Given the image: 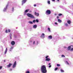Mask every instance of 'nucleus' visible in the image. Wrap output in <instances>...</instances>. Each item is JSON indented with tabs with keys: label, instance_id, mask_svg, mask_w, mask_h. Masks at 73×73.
Listing matches in <instances>:
<instances>
[{
	"label": "nucleus",
	"instance_id": "nucleus-1",
	"mask_svg": "<svg viewBox=\"0 0 73 73\" xmlns=\"http://www.w3.org/2000/svg\"><path fill=\"white\" fill-rule=\"evenodd\" d=\"M41 71L42 73H46L47 72V70L46 68V66L45 65L42 66L41 68Z\"/></svg>",
	"mask_w": 73,
	"mask_h": 73
},
{
	"label": "nucleus",
	"instance_id": "nucleus-2",
	"mask_svg": "<svg viewBox=\"0 0 73 73\" xmlns=\"http://www.w3.org/2000/svg\"><path fill=\"white\" fill-rule=\"evenodd\" d=\"M27 15L29 17H31V18H33V19L35 18V17L33 15L29 13H28L27 14Z\"/></svg>",
	"mask_w": 73,
	"mask_h": 73
},
{
	"label": "nucleus",
	"instance_id": "nucleus-3",
	"mask_svg": "<svg viewBox=\"0 0 73 73\" xmlns=\"http://www.w3.org/2000/svg\"><path fill=\"white\" fill-rule=\"evenodd\" d=\"M51 13V11L50 10H47L46 12V14L47 15H50Z\"/></svg>",
	"mask_w": 73,
	"mask_h": 73
},
{
	"label": "nucleus",
	"instance_id": "nucleus-4",
	"mask_svg": "<svg viewBox=\"0 0 73 73\" xmlns=\"http://www.w3.org/2000/svg\"><path fill=\"white\" fill-rule=\"evenodd\" d=\"M16 64H17V63H16V61H15L13 66V68H15L16 67Z\"/></svg>",
	"mask_w": 73,
	"mask_h": 73
},
{
	"label": "nucleus",
	"instance_id": "nucleus-5",
	"mask_svg": "<svg viewBox=\"0 0 73 73\" xmlns=\"http://www.w3.org/2000/svg\"><path fill=\"white\" fill-rule=\"evenodd\" d=\"M11 65H12V63L11 64V63H9V65H7V67L8 68H10V67L11 66Z\"/></svg>",
	"mask_w": 73,
	"mask_h": 73
},
{
	"label": "nucleus",
	"instance_id": "nucleus-6",
	"mask_svg": "<svg viewBox=\"0 0 73 73\" xmlns=\"http://www.w3.org/2000/svg\"><path fill=\"white\" fill-rule=\"evenodd\" d=\"M26 1H27V0H22V5H23V4H24V3H25Z\"/></svg>",
	"mask_w": 73,
	"mask_h": 73
},
{
	"label": "nucleus",
	"instance_id": "nucleus-7",
	"mask_svg": "<svg viewBox=\"0 0 73 73\" xmlns=\"http://www.w3.org/2000/svg\"><path fill=\"white\" fill-rule=\"evenodd\" d=\"M40 37L42 38H44L45 37V34L44 33L42 34Z\"/></svg>",
	"mask_w": 73,
	"mask_h": 73
},
{
	"label": "nucleus",
	"instance_id": "nucleus-8",
	"mask_svg": "<svg viewBox=\"0 0 73 73\" xmlns=\"http://www.w3.org/2000/svg\"><path fill=\"white\" fill-rule=\"evenodd\" d=\"M11 44L13 45H14L15 44V42L14 41H12L11 42Z\"/></svg>",
	"mask_w": 73,
	"mask_h": 73
},
{
	"label": "nucleus",
	"instance_id": "nucleus-9",
	"mask_svg": "<svg viewBox=\"0 0 73 73\" xmlns=\"http://www.w3.org/2000/svg\"><path fill=\"white\" fill-rule=\"evenodd\" d=\"M35 15L37 16H39V14L38 13H37L36 12H35Z\"/></svg>",
	"mask_w": 73,
	"mask_h": 73
},
{
	"label": "nucleus",
	"instance_id": "nucleus-10",
	"mask_svg": "<svg viewBox=\"0 0 73 73\" xmlns=\"http://www.w3.org/2000/svg\"><path fill=\"white\" fill-rule=\"evenodd\" d=\"M67 23L69 24H70V23H71V21L70 20H68L67 21Z\"/></svg>",
	"mask_w": 73,
	"mask_h": 73
},
{
	"label": "nucleus",
	"instance_id": "nucleus-11",
	"mask_svg": "<svg viewBox=\"0 0 73 73\" xmlns=\"http://www.w3.org/2000/svg\"><path fill=\"white\" fill-rule=\"evenodd\" d=\"M48 38H49V39H52V36L50 35L48 36Z\"/></svg>",
	"mask_w": 73,
	"mask_h": 73
},
{
	"label": "nucleus",
	"instance_id": "nucleus-12",
	"mask_svg": "<svg viewBox=\"0 0 73 73\" xmlns=\"http://www.w3.org/2000/svg\"><path fill=\"white\" fill-rule=\"evenodd\" d=\"M37 25H35L33 26V27L34 28H35V29L36 28H37Z\"/></svg>",
	"mask_w": 73,
	"mask_h": 73
},
{
	"label": "nucleus",
	"instance_id": "nucleus-13",
	"mask_svg": "<svg viewBox=\"0 0 73 73\" xmlns=\"http://www.w3.org/2000/svg\"><path fill=\"white\" fill-rule=\"evenodd\" d=\"M46 61H50V58H47L45 60Z\"/></svg>",
	"mask_w": 73,
	"mask_h": 73
},
{
	"label": "nucleus",
	"instance_id": "nucleus-14",
	"mask_svg": "<svg viewBox=\"0 0 73 73\" xmlns=\"http://www.w3.org/2000/svg\"><path fill=\"white\" fill-rule=\"evenodd\" d=\"M29 11V9H27L26 10V11H25V13H27V12H28V11Z\"/></svg>",
	"mask_w": 73,
	"mask_h": 73
},
{
	"label": "nucleus",
	"instance_id": "nucleus-15",
	"mask_svg": "<svg viewBox=\"0 0 73 73\" xmlns=\"http://www.w3.org/2000/svg\"><path fill=\"white\" fill-rule=\"evenodd\" d=\"M7 48H6V50L4 54H5L6 53H7Z\"/></svg>",
	"mask_w": 73,
	"mask_h": 73
},
{
	"label": "nucleus",
	"instance_id": "nucleus-16",
	"mask_svg": "<svg viewBox=\"0 0 73 73\" xmlns=\"http://www.w3.org/2000/svg\"><path fill=\"white\" fill-rule=\"evenodd\" d=\"M13 47H11V48L10 49L9 51H11L12 50V49H13Z\"/></svg>",
	"mask_w": 73,
	"mask_h": 73
},
{
	"label": "nucleus",
	"instance_id": "nucleus-17",
	"mask_svg": "<svg viewBox=\"0 0 73 73\" xmlns=\"http://www.w3.org/2000/svg\"><path fill=\"white\" fill-rule=\"evenodd\" d=\"M71 48V46H69L68 48V50H70V49Z\"/></svg>",
	"mask_w": 73,
	"mask_h": 73
},
{
	"label": "nucleus",
	"instance_id": "nucleus-18",
	"mask_svg": "<svg viewBox=\"0 0 73 73\" xmlns=\"http://www.w3.org/2000/svg\"><path fill=\"white\" fill-rule=\"evenodd\" d=\"M29 23L31 24H33V22L31 21H29L28 22Z\"/></svg>",
	"mask_w": 73,
	"mask_h": 73
},
{
	"label": "nucleus",
	"instance_id": "nucleus-19",
	"mask_svg": "<svg viewBox=\"0 0 73 73\" xmlns=\"http://www.w3.org/2000/svg\"><path fill=\"white\" fill-rule=\"evenodd\" d=\"M58 22H59V23H61L62 22L61 20L60 19H58Z\"/></svg>",
	"mask_w": 73,
	"mask_h": 73
},
{
	"label": "nucleus",
	"instance_id": "nucleus-20",
	"mask_svg": "<svg viewBox=\"0 0 73 73\" xmlns=\"http://www.w3.org/2000/svg\"><path fill=\"white\" fill-rule=\"evenodd\" d=\"M62 14H59L58 15V16H62Z\"/></svg>",
	"mask_w": 73,
	"mask_h": 73
},
{
	"label": "nucleus",
	"instance_id": "nucleus-21",
	"mask_svg": "<svg viewBox=\"0 0 73 73\" xmlns=\"http://www.w3.org/2000/svg\"><path fill=\"white\" fill-rule=\"evenodd\" d=\"M48 30L49 32H50V29L49 28H48Z\"/></svg>",
	"mask_w": 73,
	"mask_h": 73
},
{
	"label": "nucleus",
	"instance_id": "nucleus-22",
	"mask_svg": "<svg viewBox=\"0 0 73 73\" xmlns=\"http://www.w3.org/2000/svg\"><path fill=\"white\" fill-rule=\"evenodd\" d=\"M33 23H36V20H34L33 21Z\"/></svg>",
	"mask_w": 73,
	"mask_h": 73
},
{
	"label": "nucleus",
	"instance_id": "nucleus-23",
	"mask_svg": "<svg viewBox=\"0 0 73 73\" xmlns=\"http://www.w3.org/2000/svg\"><path fill=\"white\" fill-rule=\"evenodd\" d=\"M58 69V68L57 67H56V68L55 69V71H56V70H57Z\"/></svg>",
	"mask_w": 73,
	"mask_h": 73
},
{
	"label": "nucleus",
	"instance_id": "nucleus-24",
	"mask_svg": "<svg viewBox=\"0 0 73 73\" xmlns=\"http://www.w3.org/2000/svg\"><path fill=\"white\" fill-rule=\"evenodd\" d=\"M60 71H61V72H64V71L62 69L60 70Z\"/></svg>",
	"mask_w": 73,
	"mask_h": 73
},
{
	"label": "nucleus",
	"instance_id": "nucleus-25",
	"mask_svg": "<svg viewBox=\"0 0 73 73\" xmlns=\"http://www.w3.org/2000/svg\"><path fill=\"white\" fill-rule=\"evenodd\" d=\"M7 9V8L6 7L4 8V11H5V10H6V9Z\"/></svg>",
	"mask_w": 73,
	"mask_h": 73
},
{
	"label": "nucleus",
	"instance_id": "nucleus-26",
	"mask_svg": "<svg viewBox=\"0 0 73 73\" xmlns=\"http://www.w3.org/2000/svg\"><path fill=\"white\" fill-rule=\"evenodd\" d=\"M48 4H50V1H48Z\"/></svg>",
	"mask_w": 73,
	"mask_h": 73
},
{
	"label": "nucleus",
	"instance_id": "nucleus-27",
	"mask_svg": "<svg viewBox=\"0 0 73 73\" xmlns=\"http://www.w3.org/2000/svg\"><path fill=\"white\" fill-rule=\"evenodd\" d=\"M56 65L57 66H60V65L59 64H57Z\"/></svg>",
	"mask_w": 73,
	"mask_h": 73
},
{
	"label": "nucleus",
	"instance_id": "nucleus-28",
	"mask_svg": "<svg viewBox=\"0 0 73 73\" xmlns=\"http://www.w3.org/2000/svg\"><path fill=\"white\" fill-rule=\"evenodd\" d=\"M36 23H38V20L36 19Z\"/></svg>",
	"mask_w": 73,
	"mask_h": 73
},
{
	"label": "nucleus",
	"instance_id": "nucleus-29",
	"mask_svg": "<svg viewBox=\"0 0 73 73\" xmlns=\"http://www.w3.org/2000/svg\"><path fill=\"white\" fill-rule=\"evenodd\" d=\"M66 63H67V64H68V65H69V63H68V61H66Z\"/></svg>",
	"mask_w": 73,
	"mask_h": 73
},
{
	"label": "nucleus",
	"instance_id": "nucleus-30",
	"mask_svg": "<svg viewBox=\"0 0 73 73\" xmlns=\"http://www.w3.org/2000/svg\"><path fill=\"white\" fill-rule=\"evenodd\" d=\"M65 26H68V24L67 23H66L65 24Z\"/></svg>",
	"mask_w": 73,
	"mask_h": 73
},
{
	"label": "nucleus",
	"instance_id": "nucleus-31",
	"mask_svg": "<svg viewBox=\"0 0 73 73\" xmlns=\"http://www.w3.org/2000/svg\"><path fill=\"white\" fill-rule=\"evenodd\" d=\"M3 68V66H0V69H1Z\"/></svg>",
	"mask_w": 73,
	"mask_h": 73
},
{
	"label": "nucleus",
	"instance_id": "nucleus-32",
	"mask_svg": "<svg viewBox=\"0 0 73 73\" xmlns=\"http://www.w3.org/2000/svg\"><path fill=\"white\" fill-rule=\"evenodd\" d=\"M26 73H29V71H27Z\"/></svg>",
	"mask_w": 73,
	"mask_h": 73
},
{
	"label": "nucleus",
	"instance_id": "nucleus-33",
	"mask_svg": "<svg viewBox=\"0 0 73 73\" xmlns=\"http://www.w3.org/2000/svg\"><path fill=\"white\" fill-rule=\"evenodd\" d=\"M70 50L71 51H72L73 50V48H71V49Z\"/></svg>",
	"mask_w": 73,
	"mask_h": 73
},
{
	"label": "nucleus",
	"instance_id": "nucleus-34",
	"mask_svg": "<svg viewBox=\"0 0 73 73\" xmlns=\"http://www.w3.org/2000/svg\"><path fill=\"white\" fill-rule=\"evenodd\" d=\"M61 56L62 57H64L65 56L64 55H62Z\"/></svg>",
	"mask_w": 73,
	"mask_h": 73
},
{
	"label": "nucleus",
	"instance_id": "nucleus-35",
	"mask_svg": "<svg viewBox=\"0 0 73 73\" xmlns=\"http://www.w3.org/2000/svg\"><path fill=\"white\" fill-rule=\"evenodd\" d=\"M8 31L9 32V33L10 32H11V30H10V29H9L8 30Z\"/></svg>",
	"mask_w": 73,
	"mask_h": 73
},
{
	"label": "nucleus",
	"instance_id": "nucleus-36",
	"mask_svg": "<svg viewBox=\"0 0 73 73\" xmlns=\"http://www.w3.org/2000/svg\"><path fill=\"white\" fill-rule=\"evenodd\" d=\"M5 32H6V33H8V30H6Z\"/></svg>",
	"mask_w": 73,
	"mask_h": 73
},
{
	"label": "nucleus",
	"instance_id": "nucleus-37",
	"mask_svg": "<svg viewBox=\"0 0 73 73\" xmlns=\"http://www.w3.org/2000/svg\"><path fill=\"white\" fill-rule=\"evenodd\" d=\"M48 57H49V56H47L45 58H46H46H48Z\"/></svg>",
	"mask_w": 73,
	"mask_h": 73
},
{
	"label": "nucleus",
	"instance_id": "nucleus-38",
	"mask_svg": "<svg viewBox=\"0 0 73 73\" xmlns=\"http://www.w3.org/2000/svg\"><path fill=\"white\" fill-rule=\"evenodd\" d=\"M52 66L51 65H50L49 66V68H50Z\"/></svg>",
	"mask_w": 73,
	"mask_h": 73
},
{
	"label": "nucleus",
	"instance_id": "nucleus-39",
	"mask_svg": "<svg viewBox=\"0 0 73 73\" xmlns=\"http://www.w3.org/2000/svg\"><path fill=\"white\" fill-rule=\"evenodd\" d=\"M35 44V41H34L33 43V44Z\"/></svg>",
	"mask_w": 73,
	"mask_h": 73
},
{
	"label": "nucleus",
	"instance_id": "nucleus-40",
	"mask_svg": "<svg viewBox=\"0 0 73 73\" xmlns=\"http://www.w3.org/2000/svg\"><path fill=\"white\" fill-rule=\"evenodd\" d=\"M10 71H12V69H10Z\"/></svg>",
	"mask_w": 73,
	"mask_h": 73
},
{
	"label": "nucleus",
	"instance_id": "nucleus-41",
	"mask_svg": "<svg viewBox=\"0 0 73 73\" xmlns=\"http://www.w3.org/2000/svg\"><path fill=\"white\" fill-rule=\"evenodd\" d=\"M34 7H36V5L35 4L34 5Z\"/></svg>",
	"mask_w": 73,
	"mask_h": 73
},
{
	"label": "nucleus",
	"instance_id": "nucleus-42",
	"mask_svg": "<svg viewBox=\"0 0 73 73\" xmlns=\"http://www.w3.org/2000/svg\"><path fill=\"white\" fill-rule=\"evenodd\" d=\"M55 24H56V25H57V23L56 22H55Z\"/></svg>",
	"mask_w": 73,
	"mask_h": 73
},
{
	"label": "nucleus",
	"instance_id": "nucleus-43",
	"mask_svg": "<svg viewBox=\"0 0 73 73\" xmlns=\"http://www.w3.org/2000/svg\"><path fill=\"white\" fill-rule=\"evenodd\" d=\"M10 38L11 39H12V37L11 36H10Z\"/></svg>",
	"mask_w": 73,
	"mask_h": 73
},
{
	"label": "nucleus",
	"instance_id": "nucleus-44",
	"mask_svg": "<svg viewBox=\"0 0 73 73\" xmlns=\"http://www.w3.org/2000/svg\"><path fill=\"white\" fill-rule=\"evenodd\" d=\"M8 5H6V8H7V7H8Z\"/></svg>",
	"mask_w": 73,
	"mask_h": 73
},
{
	"label": "nucleus",
	"instance_id": "nucleus-45",
	"mask_svg": "<svg viewBox=\"0 0 73 73\" xmlns=\"http://www.w3.org/2000/svg\"><path fill=\"white\" fill-rule=\"evenodd\" d=\"M12 9H13L12 11H13V10H14V8H12Z\"/></svg>",
	"mask_w": 73,
	"mask_h": 73
},
{
	"label": "nucleus",
	"instance_id": "nucleus-46",
	"mask_svg": "<svg viewBox=\"0 0 73 73\" xmlns=\"http://www.w3.org/2000/svg\"><path fill=\"white\" fill-rule=\"evenodd\" d=\"M57 19H58L59 18V17L58 16H57Z\"/></svg>",
	"mask_w": 73,
	"mask_h": 73
},
{
	"label": "nucleus",
	"instance_id": "nucleus-47",
	"mask_svg": "<svg viewBox=\"0 0 73 73\" xmlns=\"http://www.w3.org/2000/svg\"><path fill=\"white\" fill-rule=\"evenodd\" d=\"M52 1H54L55 0H52Z\"/></svg>",
	"mask_w": 73,
	"mask_h": 73
},
{
	"label": "nucleus",
	"instance_id": "nucleus-48",
	"mask_svg": "<svg viewBox=\"0 0 73 73\" xmlns=\"http://www.w3.org/2000/svg\"><path fill=\"white\" fill-rule=\"evenodd\" d=\"M48 65H51V64L49 63Z\"/></svg>",
	"mask_w": 73,
	"mask_h": 73
},
{
	"label": "nucleus",
	"instance_id": "nucleus-49",
	"mask_svg": "<svg viewBox=\"0 0 73 73\" xmlns=\"http://www.w3.org/2000/svg\"><path fill=\"white\" fill-rule=\"evenodd\" d=\"M4 62H5V60H4Z\"/></svg>",
	"mask_w": 73,
	"mask_h": 73
},
{
	"label": "nucleus",
	"instance_id": "nucleus-50",
	"mask_svg": "<svg viewBox=\"0 0 73 73\" xmlns=\"http://www.w3.org/2000/svg\"><path fill=\"white\" fill-rule=\"evenodd\" d=\"M57 0V1H59V0Z\"/></svg>",
	"mask_w": 73,
	"mask_h": 73
},
{
	"label": "nucleus",
	"instance_id": "nucleus-51",
	"mask_svg": "<svg viewBox=\"0 0 73 73\" xmlns=\"http://www.w3.org/2000/svg\"><path fill=\"white\" fill-rule=\"evenodd\" d=\"M55 15H56V14H55Z\"/></svg>",
	"mask_w": 73,
	"mask_h": 73
},
{
	"label": "nucleus",
	"instance_id": "nucleus-52",
	"mask_svg": "<svg viewBox=\"0 0 73 73\" xmlns=\"http://www.w3.org/2000/svg\"><path fill=\"white\" fill-rule=\"evenodd\" d=\"M31 42H32V41H31Z\"/></svg>",
	"mask_w": 73,
	"mask_h": 73
}]
</instances>
